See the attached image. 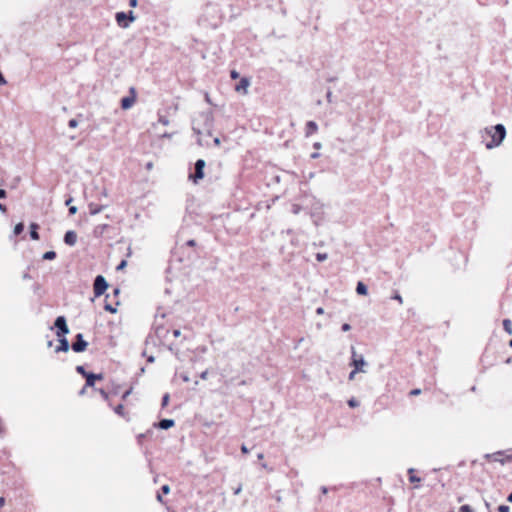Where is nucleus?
<instances>
[{
    "label": "nucleus",
    "mask_w": 512,
    "mask_h": 512,
    "mask_svg": "<svg viewBox=\"0 0 512 512\" xmlns=\"http://www.w3.org/2000/svg\"><path fill=\"white\" fill-rule=\"evenodd\" d=\"M486 133L491 136V141L486 143L487 149L498 147L506 137V128L503 124H496L485 129Z\"/></svg>",
    "instance_id": "1"
},
{
    "label": "nucleus",
    "mask_w": 512,
    "mask_h": 512,
    "mask_svg": "<svg viewBox=\"0 0 512 512\" xmlns=\"http://www.w3.org/2000/svg\"><path fill=\"white\" fill-rule=\"evenodd\" d=\"M154 336L149 335L146 339V344H149L150 341L155 345L156 341L155 338L161 343L163 340L166 339V337L169 334V329L166 328L163 324L158 323V320L156 319L154 324Z\"/></svg>",
    "instance_id": "2"
},
{
    "label": "nucleus",
    "mask_w": 512,
    "mask_h": 512,
    "mask_svg": "<svg viewBox=\"0 0 512 512\" xmlns=\"http://www.w3.org/2000/svg\"><path fill=\"white\" fill-rule=\"evenodd\" d=\"M206 166V162L203 159H198L194 165V173L189 174V180L193 183L197 184L200 180L204 178V168Z\"/></svg>",
    "instance_id": "3"
},
{
    "label": "nucleus",
    "mask_w": 512,
    "mask_h": 512,
    "mask_svg": "<svg viewBox=\"0 0 512 512\" xmlns=\"http://www.w3.org/2000/svg\"><path fill=\"white\" fill-rule=\"evenodd\" d=\"M351 353L352 356L350 365L353 366L354 369H356V371L365 373L366 370L364 369V367H366L368 363L365 361L363 355H358L353 346L351 347Z\"/></svg>",
    "instance_id": "4"
},
{
    "label": "nucleus",
    "mask_w": 512,
    "mask_h": 512,
    "mask_svg": "<svg viewBox=\"0 0 512 512\" xmlns=\"http://www.w3.org/2000/svg\"><path fill=\"white\" fill-rule=\"evenodd\" d=\"M94 294L96 297L101 296L108 288V283L104 276L97 275L94 280Z\"/></svg>",
    "instance_id": "5"
},
{
    "label": "nucleus",
    "mask_w": 512,
    "mask_h": 512,
    "mask_svg": "<svg viewBox=\"0 0 512 512\" xmlns=\"http://www.w3.org/2000/svg\"><path fill=\"white\" fill-rule=\"evenodd\" d=\"M54 326L56 327V335L62 337L69 333L66 318L64 316H58L55 320Z\"/></svg>",
    "instance_id": "6"
},
{
    "label": "nucleus",
    "mask_w": 512,
    "mask_h": 512,
    "mask_svg": "<svg viewBox=\"0 0 512 512\" xmlns=\"http://www.w3.org/2000/svg\"><path fill=\"white\" fill-rule=\"evenodd\" d=\"M88 343L84 340L83 334L78 333L75 341L72 343L71 348L74 352L80 353L86 350Z\"/></svg>",
    "instance_id": "7"
},
{
    "label": "nucleus",
    "mask_w": 512,
    "mask_h": 512,
    "mask_svg": "<svg viewBox=\"0 0 512 512\" xmlns=\"http://www.w3.org/2000/svg\"><path fill=\"white\" fill-rule=\"evenodd\" d=\"M250 85V80L246 77L241 78L239 83L235 86V91L238 93L247 94V89Z\"/></svg>",
    "instance_id": "8"
},
{
    "label": "nucleus",
    "mask_w": 512,
    "mask_h": 512,
    "mask_svg": "<svg viewBox=\"0 0 512 512\" xmlns=\"http://www.w3.org/2000/svg\"><path fill=\"white\" fill-rule=\"evenodd\" d=\"M64 242L69 246H74L77 242V234L73 230H69L64 235Z\"/></svg>",
    "instance_id": "9"
},
{
    "label": "nucleus",
    "mask_w": 512,
    "mask_h": 512,
    "mask_svg": "<svg viewBox=\"0 0 512 512\" xmlns=\"http://www.w3.org/2000/svg\"><path fill=\"white\" fill-rule=\"evenodd\" d=\"M175 425V421L173 419H162L158 423H155L154 426L159 429L168 430Z\"/></svg>",
    "instance_id": "10"
},
{
    "label": "nucleus",
    "mask_w": 512,
    "mask_h": 512,
    "mask_svg": "<svg viewBox=\"0 0 512 512\" xmlns=\"http://www.w3.org/2000/svg\"><path fill=\"white\" fill-rule=\"evenodd\" d=\"M116 20L119 26L123 28L128 27V14L125 12H118L116 14Z\"/></svg>",
    "instance_id": "11"
},
{
    "label": "nucleus",
    "mask_w": 512,
    "mask_h": 512,
    "mask_svg": "<svg viewBox=\"0 0 512 512\" xmlns=\"http://www.w3.org/2000/svg\"><path fill=\"white\" fill-rule=\"evenodd\" d=\"M102 379H103L102 373H99V374L90 373L86 377V386L93 387L96 380H102Z\"/></svg>",
    "instance_id": "12"
},
{
    "label": "nucleus",
    "mask_w": 512,
    "mask_h": 512,
    "mask_svg": "<svg viewBox=\"0 0 512 512\" xmlns=\"http://www.w3.org/2000/svg\"><path fill=\"white\" fill-rule=\"evenodd\" d=\"M70 349V345L68 340L62 336L59 339V346L55 349L56 352H68Z\"/></svg>",
    "instance_id": "13"
},
{
    "label": "nucleus",
    "mask_w": 512,
    "mask_h": 512,
    "mask_svg": "<svg viewBox=\"0 0 512 512\" xmlns=\"http://www.w3.org/2000/svg\"><path fill=\"white\" fill-rule=\"evenodd\" d=\"M318 130V125L315 121H308L306 123L305 136L309 137Z\"/></svg>",
    "instance_id": "14"
},
{
    "label": "nucleus",
    "mask_w": 512,
    "mask_h": 512,
    "mask_svg": "<svg viewBox=\"0 0 512 512\" xmlns=\"http://www.w3.org/2000/svg\"><path fill=\"white\" fill-rule=\"evenodd\" d=\"M30 237L32 240H39V233L37 232V229L39 228L38 224L31 223L30 224Z\"/></svg>",
    "instance_id": "15"
},
{
    "label": "nucleus",
    "mask_w": 512,
    "mask_h": 512,
    "mask_svg": "<svg viewBox=\"0 0 512 512\" xmlns=\"http://www.w3.org/2000/svg\"><path fill=\"white\" fill-rule=\"evenodd\" d=\"M356 292L359 295L365 296L368 293V288L362 281H359L356 286Z\"/></svg>",
    "instance_id": "16"
},
{
    "label": "nucleus",
    "mask_w": 512,
    "mask_h": 512,
    "mask_svg": "<svg viewBox=\"0 0 512 512\" xmlns=\"http://www.w3.org/2000/svg\"><path fill=\"white\" fill-rule=\"evenodd\" d=\"M102 210H103V206L96 205L93 203H91L89 205V211H90L91 215H96V214L100 213Z\"/></svg>",
    "instance_id": "17"
},
{
    "label": "nucleus",
    "mask_w": 512,
    "mask_h": 512,
    "mask_svg": "<svg viewBox=\"0 0 512 512\" xmlns=\"http://www.w3.org/2000/svg\"><path fill=\"white\" fill-rule=\"evenodd\" d=\"M503 329L509 334H512V322L510 319L503 320Z\"/></svg>",
    "instance_id": "18"
},
{
    "label": "nucleus",
    "mask_w": 512,
    "mask_h": 512,
    "mask_svg": "<svg viewBox=\"0 0 512 512\" xmlns=\"http://www.w3.org/2000/svg\"><path fill=\"white\" fill-rule=\"evenodd\" d=\"M158 123L167 126L169 125L170 121L167 116L162 115L160 112H158Z\"/></svg>",
    "instance_id": "19"
},
{
    "label": "nucleus",
    "mask_w": 512,
    "mask_h": 512,
    "mask_svg": "<svg viewBox=\"0 0 512 512\" xmlns=\"http://www.w3.org/2000/svg\"><path fill=\"white\" fill-rule=\"evenodd\" d=\"M23 230H24V224L20 222L15 225L13 233H14V235L17 236V235L21 234L23 232Z\"/></svg>",
    "instance_id": "20"
},
{
    "label": "nucleus",
    "mask_w": 512,
    "mask_h": 512,
    "mask_svg": "<svg viewBox=\"0 0 512 512\" xmlns=\"http://www.w3.org/2000/svg\"><path fill=\"white\" fill-rule=\"evenodd\" d=\"M42 258L44 260H53L56 258V253L54 251H47L43 254Z\"/></svg>",
    "instance_id": "21"
},
{
    "label": "nucleus",
    "mask_w": 512,
    "mask_h": 512,
    "mask_svg": "<svg viewBox=\"0 0 512 512\" xmlns=\"http://www.w3.org/2000/svg\"><path fill=\"white\" fill-rule=\"evenodd\" d=\"M135 101H136V91L133 87H130V107L133 106Z\"/></svg>",
    "instance_id": "22"
},
{
    "label": "nucleus",
    "mask_w": 512,
    "mask_h": 512,
    "mask_svg": "<svg viewBox=\"0 0 512 512\" xmlns=\"http://www.w3.org/2000/svg\"><path fill=\"white\" fill-rule=\"evenodd\" d=\"M76 371H77L79 374H81L83 377H85V378L87 377V375H89V374L91 373V372H87V371L85 370V368H84L83 366H81V365H79V366H77V367H76Z\"/></svg>",
    "instance_id": "23"
},
{
    "label": "nucleus",
    "mask_w": 512,
    "mask_h": 512,
    "mask_svg": "<svg viewBox=\"0 0 512 512\" xmlns=\"http://www.w3.org/2000/svg\"><path fill=\"white\" fill-rule=\"evenodd\" d=\"M170 395L169 393H165L162 397L161 406L162 408L166 407L169 403Z\"/></svg>",
    "instance_id": "24"
},
{
    "label": "nucleus",
    "mask_w": 512,
    "mask_h": 512,
    "mask_svg": "<svg viewBox=\"0 0 512 512\" xmlns=\"http://www.w3.org/2000/svg\"><path fill=\"white\" fill-rule=\"evenodd\" d=\"M413 472H414L413 468H410L408 470V473L410 474V477H409L410 482H412V483L413 482H420V478L419 477H416V476L412 475Z\"/></svg>",
    "instance_id": "25"
},
{
    "label": "nucleus",
    "mask_w": 512,
    "mask_h": 512,
    "mask_svg": "<svg viewBox=\"0 0 512 512\" xmlns=\"http://www.w3.org/2000/svg\"><path fill=\"white\" fill-rule=\"evenodd\" d=\"M348 405L351 407V408H355V407H358L359 406V402L358 400H356L355 398H351L348 400Z\"/></svg>",
    "instance_id": "26"
},
{
    "label": "nucleus",
    "mask_w": 512,
    "mask_h": 512,
    "mask_svg": "<svg viewBox=\"0 0 512 512\" xmlns=\"http://www.w3.org/2000/svg\"><path fill=\"white\" fill-rule=\"evenodd\" d=\"M104 309L111 313H116V311H117L116 307H114L112 304H109V303L105 304Z\"/></svg>",
    "instance_id": "27"
},
{
    "label": "nucleus",
    "mask_w": 512,
    "mask_h": 512,
    "mask_svg": "<svg viewBox=\"0 0 512 512\" xmlns=\"http://www.w3.org/2000/svg\"><path fill=\"white\" fill-rule=\"evenodd\" d=\"M327 257H328V256H327V254H326V253H317V254H316V259H317V261H319V262H323V261H325V260L327 259Z\"/></svg>",
    "instance_id": "28"
},
{
    "label": "nucleus",
    "mask_w": 512,
    "mask_h": 512,
    "mask_svg": "<svg viewBox=\"0 0 512 512\" xmlns=\"http://www.w3.org/2000/svg\"><path fill=\"white\" fill-rule=\"evenodd\" d=\"M121 107H122L124 110H127V109H128V96H124V97L121 99Z\"/></svg>",
    "instance_id": "29"
},
{
    "label": "nucleus",
    "mask_w": 512,
    "mask_h": 512,
    "mask_svg": "<svg viewBox=\"0 0 512 512\" xmlns=\"http://www.w3.org/2000/svg\"><path fill=\"white\" fill-rule=\"evenodd\" d=\"M459 512H474V510L469 505H462Z\"/></svg>",
    "instance_id": "30"
},
{
    "label": "nucleus",
    "mask_w": 512,
    "mask_h": 512,
    "mask_svg": "<svg viewBox=\"0 0 512 512\" xmlns=\"http://www.w3.org/2000/svg\"><path fill=\"white\" fill-rule=\"evenodd\" d=\"M175 134V132H164L160 135L161 138H168V139H171L173 137V135Z\"/></svg>",
    "instance_id": "31"
},
{
    "label": "nucleus",
    "mask_w": 512,
    "mask_h": 512,
    "mask_svg": "<svg viewBox=\"0 0 512 512\" xmlns=\"http://www.w3.org/2000/svg\"><path fill=\"white\" fill-rule=\"evenodd\" d=\"M70 128H76L78 126V121L76 119H71L68 122Z\"/></svg>",
    "instance_id": "32"
},
{
    "label": "nucleus",
    "mask_w": 512,
    "mask_h": 512,
    "mask_svg": "<svg viewBox=\"0 0 512 512\" xmlns=\"http://www.w3.org/2000/svg\"><path fill=\"white\" fill-rule=\"evenodd\" d=\"M498 511H499V512H509V511H510V508H509V506H507V505H500V506L498 507Z\"/></svg>",
    "instance_id": "33"
},
{
    "label": "nucleus",
    "mask_w": 512,
    "mask_h": 512,
    "mask_svg": "<svg viewBox=\"0 0 512 512\" xmlns=\"http://www.w3.org/2000/svg\"><path fill=\"white\" fill-rule=\"evenodd\" d=\"M127 263H128V262H127V260L123 259V260L119 263V265L117 266V270H122V269H124V268L126 267Z\"/></svg>",
    "instance_id": "34"
},
{
    "label": "nucleus",
    "mask_w": 512,
    "mask_h": 512,
    "mask_svg": "<svg viewBox=\"0 0 512 512\" xmlns=\"http://www.w3.org/2000/svg\"><path fill=\"white\" fill-rule=\"evenodd\" d=\"M161 492H162L163 494H168V493L170 492V486H169V485H167V484L163 485V486L161 487Z\"/></svg>",
    "instance_id": "35"
},
{
    "label": "nucleus",
    "mask_w": 512,
    "mask_h": 512,
    "mask_svg": "<svg viewBox=\"0 0 512 512\" xmlns=\"http://www.w3.org/2000/svg\"><path fill=\"white\" fill-rule=\"evenodd\" d=\"M123 410H124V406H123L122 404H119V405H118V406H116V408H115V412H116L117 414H120V415H122V414H123Z\"/></svg>",
    "instance_id": "36"
},
{
    "label": "nucleus",
    "mask_w": 512,
    "mask_h": 512,
    "mask_svg": "<svg viewBox=\"0 0 512 512\" xmlns=\"http://www.w3.org/2000/svg\"><path fill=\"white\" fill-rule=\"evenodd\" d=\"M392 299L397 300L400 304H402V302H403L402 297H401V295H400L398 292H396V293L392 296Z\"/></svg>",
    "instance_id": "37"
},
{
    "label": "nucleus",
    "mask_w": 512,
    "mask_h": 512,
    "mask_svg": "<svg viewBox=\"0 0 512 512\" xmlns=\"http://www.w3.org/2000/svg\"><path fill=\"white\" fill-rule=\"evenodd\" d=\"M230 77L232 79H237V78H239V73L236 70H231Z\"/></svg>",
    "instance_id": "38"
},
{
    "label": "nucleus",
    "mask_w": 512,
    "mask_h": 512,
    "mask_svg": "<svg viewBox=\"0 0 512 512\" xmlns=\"http://www.w3.org/2000/svg\"><path fill=\"white\" fill-rule=\"evenodd\" d=\"M326 99L329 103L332 102V91L330 89H328L327 93H326Z\"/></svg>",
    "instance_id": "39"
},
{
    "label": "nucleus",
    "mask_w": 512,
    "mask_h": 512,
    "mask_svg": "<svg viewBox=\"0 0 512 512\" xmlns=\"http://www.w3.org/2000/svg\"><path fill=\"white\" fill-rule=\"evenodd\" d=\"M341 329H342V331L347 332V331H349L351 329V326L348 323H344L342 325Z\"/></svg>",
    "instance_id": "40"
},
{
    "label": "nucleus",
    "mask_w": 512,
    "mask_h": 512,
    "mask_svg": "<svg viewBox=\"0 0 512 512\" xmlns=\"http://www.w3.org/2000/svg\"><path fill=\"white\" fill-rule=\"evenodd\" d=\"M185 245L189 246V247H194L196 245V242H195V240L191 239V240L186 241Z\"/></svg>",
    "instance_id": "41"
},
{
    "label": "nucleus",
    "mask_w": 512,
    "mask_h": 512,
    "mask_svg": "<svg viewBox=\"0 0 512 512\" xmlns=\"http://www.w3.org/2000/svg\"><path fill=\"white\" fill-rule=\"evenodd\" d=\"M420 393H421V390H420V389H418V388L413 389V390H411V391H410V395H412V396H417V395H419Z\"/></svg>",
    "instance_id": "42"
},
{
    "label": "nucleus",
    "mask_w": 512,
    "mask_h": 512,
    "mask_svg": "<svg viewBox=\"0 0 512 512\" xmlns=\"http://www.w3.org/2000/svg\"><path fill=\"white\" fill-rule=\"evenodd\" d=\"M200 378L202 380H206L208 378V370H205L203 371L201 374H200Z\"/></svg>",
    "instance_id": "43"
},
{
    "label": "nucleus",
    "mask_w": 512,
    "mask_h": 512,
    "mask_svg": "<svg viewBox=\"0 0 512 512\" xmlns=\"http://www.w3.org/2000/svg\"><path fill=\"white\" fill-rule=\"evenodd\" d=\"M358 372H359V371H356V369H353V370L350 372V374H349V377H348V378H349V380H353V379H354V377H355V375H356V373H358Z\"/></svg>",
    "instance_id": "44"
},
{
    "label": "nucleus",
    "mask_w": 512,
    "mask_h": 512,
    "mask_svg": "<svg viewBox=\"0 0 512 512\" xmlns=\"http://www.w3.org/2000/svg\"><path fill=\"white\" fill-rule=\"evenodd\" d=\"M76 212H77V207H76V206H70V207H69V213H70L71 215L76 214Z\"/></svg>",
    "instance_id": "45"
},
{
    "label": "nucleus",
    "mask_w": 512,
    "mask_h": 512,
    "mask_svg": "<svg viewBox=\"0 0 512 512\" xmlns=\"http://www.w3.org/2000/svg\"><path fill=\"white\" fill-rule=\"evenodd\" d=\"M313 147H314L316 150H319V149H321L322 144H321L320 142H315V143L313 144Z\"/></svg>",
    "instance_id": "46"
},
{
    "label": "nucleus",
    "mask_w": 512,
    "mask_h": 512,
    "mask_svg": "<svg viewBox=\"0 0 512 512\" xmlns=\"http://www.w3.org/2000/svg\"><path fill=\"white\" fill-rule=\"evenodd\" d=\"M242 491V486L239 485L235 490H234V495H238L240 494V492Z\"/></svg>",
    "instance_id": "47"
},
{
    "label": "nucleus",
    "mask_w": 512,
    "mask_h": 512,
    "mask_svg": "<svg viewBox=\"0 0 512 512\" xmlns=\"http://www.w3.org/2000/svg\"><path fill=\"white\" fill-rule=\"evenodd\" d=\"M174 337H179L181 335V331L179 329L173 330Z\"/></svg>",
    "instance_id": "48"
},
{
    "label": "nucleus",
    "mask_w": 512,
    "mask_h": 512,
    "mask_svg": "<svg viewBox=\"0 0 512 512\" xmlns=\"http://www.w3.org/2000/svg\"><path fill=\"white\" fill-rule=\"evenodd\" d=\"M241 451H242V453H244V454L249 453V449H248L245 445H242V446H241Z\"/></svg>",
    "instance_id": "49"
},
{
    "label": "nucleus",
    "mask_w": 512,
    "mask_h": 512,
    "mask_svg": "<svg viewBox=\"0 0 512 512\" xmlns=\"http://www.w3.org/2000/svg\"><path fill=\"white\" fill-rule=\"evenodd\" d=\"M205 119H206V122H209V123H211V122H212V116H211L210 114H206V115H205ZM210 125H211V124H209V126H210Z\"/></svg>",
    "instance_id": "50"
},
{
    "label": "nucleus",
    "mask_w": 512,
    "mask_h": 512,
    "mask_svg": "<svg viewBox=\"0 0 512 512\" xmlns=\"http://www.w3.org/2000/svg\"><path fill=\"white\" fill-rule=\"evenodd\" d=\"M181 378H182V380H183L184 382H189V380H190L189 376H188V375H186V374L181 375Z\"/></svg>",
    "instance_id": "51"
},
{
    "label": "nucleus",
    "mask_w": 512,
    "mask_h": 512,
    "mask_svg": "<svg viewBox=\"0 0 512 512\" xmlns=\"http://www.w3.org/2000/svg\"><path fill=\"white\" fill-rule=\"evenodd\" d=\"M6 197V191L4 189H0V199H3Z\"/></svg>",
    "instance_id": "52"
},
{
    "label": "nucleus",
    "mask_w": 512,
    "mask_h": 512,
    "mask_svg": "<svg viewBox=\"0 0 512 512\" xmlns=\"http://www.w3.org/2000/svg\"><path fill=\"white\" fill-rule=\"evenodd\" d=\"M157 500L160 502V503H164L163 501V497L160 493H157V496H156Z\"/></svg>",
    "instance_id": "53"
},
{
    "label": "nucleus",
    "mask_w": 512,
    "mask_h": 512,
    "mask_svg": "<svg viewBox=\"0 0 512 512\" xmlns=\"http://www.w3.org/2000/svg\"><path fill=\"white\" fill-rule=\"evenodd\" d=\"M134 20H135V16L133 15V12L130 11V14H129V21H130V23H132Z\"/></svg>",
    "instance_id": "54"
},
{
    "label": "nucleus",
    "mask_w": 512,
    "mask_h": 512,
    "mask_svg": "<svg viewBox=\"0 0 512 512\" xmlns=\"http://www.w3.org/2000/svg\"><path fill=\"white\" fill-rule=\"evenodd\" d=\"M213 142H214V144H215L216 146H219V145H220V143H221L220 138H218V137L214 138Z\"/></svg>",
    "instance_id": "55"
},
{
    "label": "nucleus",
    "mask_w": 512,
    "mask_h": 512,
    "mask_svg": "<svg viewBox=\"0 0 512 512\" xmlns=\"http://www.w3.org/2000/svg\"><path fill=\"white\" fill-rule=\"evenodd\" d=\"M319 156H320V154L318 152H314L311 154L312 159H317V158H319Z\"/></svg>",
    "instance_id": "56"
},
{
    "label": "nucleus",
    "mask_w": 512,
    "mask_h": 512,
    "mask_svg": "<svg viewBox=\"0 0 512 512\" xmlns=\"http://www.w3.org/2000/svg\"><path fill=\"white\" fill-rule=\"evenodd\" d=\"M130 7H135L137 5V0H129Z\"/></svg>",
    "instance_id": "57"
},
{
    "label": "nucleus",
    "mask_w": 512,
    "mask_h": 512,
    "mask_svg": "<svg viewBox=\"0 0 512 512\" xmlns=\"http://www.w3.org/2000/svg\"><path fill=\"white\" fill-rule=\"evenodd\" d=\"M6 83V80L5 78L3 77V75L0 73V85H3Z\"/></svg>",
    "instance_id": "58"
},
{
    "label": "nucleus",
    "mask_w": 512,
    "mask_h": 512,
    "mask_svg": "<svg viewBox=\"0 0 512 512\" xmlns=\"http://www.w3.org/2000/svg\"><path fill=\"white\" fill-rule=\"evenodd\" d=\"M321 492H322V494H327V492H328L327 487L322 486V487H321Z\"/></svg>",
    "instance_id": "59"
},
{
    "label": "nucleus",
    "mask_w": 512,
    "mask_h": 512,
    "mask_svg": "<svg viewBox=\"0 0 512 512\" xmlns=\"http://www.w3.org/2000/svg\"><path fill=\"white\" fill-rule=\"evenodd\" d=\"M5 504V498L4 497H0V508L3 507Z\"/></svg>",
    "instance_id": "60"
},
{
    "label": "nucleus",
    "mask_w": 512,
    "mask_h": 512,
    "mask_svg": "<svg viewBox=\"0 0 512 512\" xmlns=\"http://www.w3.org/2000/svg\"><path fill=\"white\" fill-rule=\"evenodd\" d=\"M193 131L196 133V134H201V131L200 129L196 128L195 126L192 127Z\"/></svg>",
    "instance_id": "61"
},
{
    "label": "nucleus",
    "mask_w": 512,
    "mask_h": 512,
    "mask_svg": "<svg viewBox=\"0 0 512 512\" xmlns=\"http://www.w3.org/2000/svg\"><path fill=\"white\" fill-rule=\"evenodd\" d=\"M154 360H155V358L152 355L147 358V361L150 363L154 362Z\"/></svg>",
    "instance_id": "62"
},
{
    "label": "nucleus",
    "mask_w": 512,
    "mask_h": 512,
    "mask_svg": "<svg viewBox=\"0 0 512 512\" xmlns=\"http://www.w3.org/2000/svg\"><path fill=\"white\" fill-rule=\"evenodd\" d=\"M100 394L103 396V398H107V393L104 390H100Z\"/></svg>",
    "instance_id": "63"
},
{
    "label": "nucleus",
    "mask_w": 512,
    "mask_h": 512,
    "mask_svg": "<svg viewBox=\"0 0 512 512\" xmlns=\"http://www.w3.org/2000/svg\"><path fill=\"white\" fill-rule=\"evenodd\" d=\"M507 500L512 503V492L508 495Z\"/></svg>",
    "instance_id": "64"
}]
</instances>
